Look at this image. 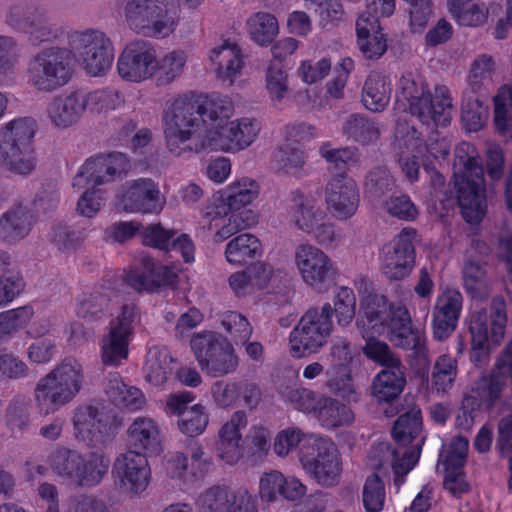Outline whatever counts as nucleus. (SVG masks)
<instances>
[{
	"mask_svg": "<svg viewBox=\"0 0 512 512\" xmlns=\"http://www.w3.org/2000/svg\"><path fill=\"white\" fill-rule=\"evenodd\" d=\"M332 307L308 309L290 333L289 343L294 356L315 354L327 343L332 332Z\"/></svg>",
	"mask_w": 512,
	"mask_h": 512,
	"instance_id": "nucleus-12",
	"label": "nucleus"
},
{
	"mask_svg": "<svg viewBox=\"0 0 512 512\" xmlns=\"http://www.w3.org/2000/svg\"><path fill=\"white\" fill-rule=\"evenodd\" d=\"M32 306L26 305L0 313V328L5 339L23 328L33 317Z\"/></svg>",
	"mask_w": 512,
	"mask_h": 512,
	"instance_id": "nucleus-60",
	"label": "nucleus"
},
{
	"mask_svg": "<svg viewBox=\"0 0 512 512\" xmlns=\"http://www.w3.org/2000/svg\"><path fill=\"white\" fill-rule=\"evenodd\" d=\"M454 169L457 199L462 215L468 223H479L486 214L487 203L484 171L472 144L462 142L456 147Z\"/></svg>",
	"mask_w": 512,
	"mask_h": 512,
	"instance_id": "nucleus-5",
	"label": "nucleus"
},
{
	"mask_svg": "<svg viewBox=\"0 0 512 512\" xmlns=\"http://www.w3.org/2000/svg\"><path fill=\"white\" fill-rule=\"evenodd\" d=\"M127 27L136 34L166 38L178 25L179 17L173 0H117Z\"/></svg>",
	"mask_w": 512,
	"mask_h": 512,
	"instance_id": "nucleus-8",
	"label": "nucleus"
},
{
	"mask_svg": "<svg viewBox=\"0 0 512 512\" xmlns=\"http://www.w3.org/2000/svg\"><path fill=\"white\" fill-rule=\"evenodd\" d=\"M507 322L504 298L496 296L492 299L491 311L485 307L474 311L469 320V331L472 336V347L483 349L490 341L497 345L504 337Z\"/></svg>",
	"mask_w": 512,
	"mask_h": 512,
	"instance_id": "nucleus-17",
	"label": "nucleus"
},
{
	"mask_svg": "<svg viewBox=\"0 0 512 512\" xmlns=\"http://www.w3.org/2000/svg\"><path fill=\"white\" fill-rule=\"evenodd\" d=\"M447 8L458 25L479 27L488 18V9L481 0H447Z\"/></svg>",
	"mask_w": 512,
	"mask_h": 512,
	"instance_id": "nucleus-43",
	"label": "nucleus"
},
{
	"mask_svg": "<svg viewBox=\"0 0 512 512\" xmlns=\"http://www.w3.org/2000/svg\"><path fill=\"white\" fill-rule=\"evenodd\" d=\"M496 71L495 59L489 54H480L470 63L466 77L470 92L481 96L487 95L493 86Z\"/></svg>",
	"mask_w": 512,
	"mask_h": 512,
	"instance_id": "nucleus-41",
	"label": "nucleus"
},
{
	"mask_svg": "<svg viewBox=\"0 0 512 512\" xmlns=\"http://www.w3.org/2000/svg\"><path fill=\"white\" fill-rule=\"evenodd\" d=\"M129 168V162L122 153H112L107 156H97L88 159L73 179L74 188L89 186L96 188L99 185L111 182L115 176L124 173Z\"/></svg>",
	"mask_w": 512,
	"mask_h": 512,
	"instance_id": "nucleus-24",
	"label": "nucleus"
},
{
	"mask_svg": "<svg viewBox=\"0 0 512 512\" xmlns=\"http://www.w3.org/2000/svg\"><path fill=\"white\" fill-rule=\"evenodd\" d=\"M377 334H372V332H368L365 339L366 344L363 347L364 354L371 360L377 362L378 364L387 367L390 365H400V358L394 354L387 343L378 340L375 336Z\"/></svg>",
	"mask_w": 512,
	"mask_h": 512,
	"instance_id": "nucleus-56",
	"label": "nucleus"
},
{
	"mask_svg": "<svg viewBox=\"0 0 512 512\" xmlns=\"http://www.w3.org/2000/svg\"><path fill=\"white\" fill-rule=\"evenodd\" d=\"M146 380L155 386L167 381L173 371V358L166 348L149 349L144 367Z\"/></svg>",
	"mask_w": 512,
	"mask_h": 512,
	"instance_id": "nucleus-45",
	"label": "nucleus"
},
{
	"mask_svg": "<svg viewBox=\"0 0 512 512\" xmlns=\"http://www.w3.org/2000/svg\"><path fill=\"white\" fill-rule=\"evenodd\" d=\"M488 118V109L483 101L476 98H467L462 103L461 119L465 127L470 132L480 130Z\"/></svg>",
	"mask_w": 512,
	"mask_h": 512,
	"instance_id": "nucleus-57",
	"label": "nucleus"
},
{
	"mask_svg": "<svg viewBox=\"0 0 512 512\" xmlns=\"http://www.w3.org/2000/svg\"><path fill=\"white\" fill-rule=\"evenodd\" d=\"M493 101L495 129L500 134L512 131V87L501 86Z\"/></svg>",
	"mask_w": 512,
	"mask_h": 512,
	"instance_id": "nucleus-54",
	"label": "nucleus"
},
{
	"mask_svg": "<svg viewBox=\"0 0 512 512\" xmlns=\"http://www.w3.org/2000/svg\"><path fill=\"white\" fill-rule=\"evenodd\" d=\"M343 132L356 142L369 144L379 138L380 130L376 122L358 114L351 115L343 125Z\"/></svg>",
	"mask_w": 512,
	"mask_h": 512,
	"instance_id": "nucleus-52",
	"label": "nucleus"
},
{
	"mask_svg": "<svg viewBox=\"0 0 512 512\" xmlns=\"http://www.w3.org/2000/svg\"><path fill=\"white\" fill-rule=\"evenodd\" d=\"M363 505L366 512H380L385 503V486L377 474L367 477L362 492Z\"/></svg>",
	"mask_w": 512,
	"mask_h": 512,
	"instance_id": "nucleus-58",
	"label": "nucleus"
},
{
	"mask_svg": "<svg viewBox=\"0 0 512 512\" xmlns=\"http://www.w3.org/2000/svg\"><path fill=\"white\" fill-rule=\"evenodd\" d=\"M85 380L81 363L66 358L39 379L34 389L36 407L48 415L70 403L82 389Z\"/></svg>",
	"mask_w": 512,
	"mask_h": 512,
	"instance_id": "nucleus-7",
	"label": "nucleus"
},
{
	"mask_svg": "<svg viewBox=\"0 0 512 512\" xmlns=\"http://www.w3.org/2000/svg\"><path fill=\"white\" fill-rule=\"evenodd\" d=\"M356 325L362 337L368 332L382 334L387 329L390 341L398 348L412 351L411 366L425 374L430 366V351L424 331L413 328L408 309L401 303H388L384 295L371 293L360 303Z\"/></svg>",
	"mask_w": 512,
	"mask_h": 512,
	"instance_id": "nucleus-2",
	"label": "nucleus"
},
{
	"mask_svg": "<svg viewBox=\"0 0 512 512\" xmlns=\"http://www.w3.org/2000/svg\"><path fill=\"white\" fill-rule=\"evenodd\" d=\"M128 443L132 449L129 451L156 452L159 448V429L156 422L150 417H137L127 430Z\"/></svg>",
	"mask_w": 512,
	"mask_h": 512,
	"instance_id": "nucleus-38",
	"label": "nucleus"
},
{
	"mask_svg": "<svg viewBox=\"0 0 512 512\" xmlns=\"http://www.w3.org/2000/svg\"><path fill=\"white\" fill-rule=\"evenodd\" d=\"M314 416L320 425L327 430L349 426L355 419V415L350 407L338 399L325 395L320 398L319 406Z\"/></svg>",
	"mask_w": 512,
	"mask_h": 512,
	"instance_id": "nucleus-40",
	"label": "nucleus"
},
{
	"mask_svg": "<svg viewBox=\"0 0 512 512\" xmlns=\"http://www.w3.org/2000/svg\"><path fill=\"white\" fill-rule=\"evenodd\" d=\"M326 208L339 221L352 218L359 207L360 195L357 183L345 173L329 178L324 187Z\"/></svg>",
	"mask_w": 512,
	"mask_h": 512,
	"instance_id": "nucleus-23",
	"label": "nucleus"
},
{
	"mask_svg": "<svg viewBox=\"0 0 512 512\" xmlns=\"http://www.w3.org/2000/svg\"><path fill=\"white\" fill-rule=\"evenodd\" d=\"M224 329L236 345L245 344L251 337L253 328L245 316L238 312H226L221 320Z\"/></svg>",
	"mask_w": 512,
	"mask_h": 512,
	"instance_id": "nucleus-61",
	"label": "nucleus"
},
{
	"mask_svg": "<svg viewBox=\"0 0 512 512\" xmlns=\"http://www.w3.org/2000/svg\"><path fill=\"white\" fill-rule=\"evenodd\" d=\"M74 42L83 69L88 75L102 76L111 68L114 48L105 33L86 30L78 33Z\"/></svg>",
	"mask_w": 512,
	"mask_h": 512,
	"instance_id": "nucleus-16",
	"label": "nucleus"
},
{
	"mask_svg": "<svg viewBox=\"0 0 512 512\" xmlns=\"http://www.w3.org/2000/svg\"><path fill=\"white\" fill-rule=\"evenodd\" d=\"M415 236L413 228H404L383 246L381 269L389 280H401L411 273L415 263Z\"/></svg>",
	"mask_w": 512,
	"mask_h": 512,
	"instance_id": "nucleus-21",
	"label": "nucleus"
},
{
	"mask_svg": "<svg viewBox=\"0 0 512 512\" xmlns=\"http://www.w3.org/2000/svg\"><path fill=\"white\" fill-rule=\"evenodd\" d=\"M70 50L49 47L37 52L27 66V82L39 93H52L67 85L74 75Z\"/></svg>",
	"mask_w": 512,
	"mask_h": 512,
	"instance_id": "nucleus-11",
	"label": "nucleus"
},
{
	"mask_svg": "<svg viewBox=\"0 0 512 512\" xmlns=\"http://www.w3.org/2000/svg\"><path fill=\"white\" fill-rule=\"evenodd\" d=\"M141 266L131 270L125 276L126 283L134 290L152 292L161 286H170L176 283L175 271L149 256L141 258Z\"/></svg>",
	"mask_w": 512,
	"mask_h": 512,
	"instance_id": "nucleus-30",
	"label": "nucleus"
},
{
	"mask_svg": "<svg viewBox=\"0 0 512 512\" xmlns=\"http://www.w3.org/2000/svg\"><path fill=\"white\" fill-rule=\"evenodd\" d=\"M384 210L390 216L404 221H413L418 216L416 205L405 194L390 196L384 202Z\"/></svg>",
	"mask_w": 512,
	"mask_h": 512,
	"instance_id": "nucleus-64",
	"label": "nucleus"
},
{
	"mask_svg": "<svg viewBox=\"0 0 512 512\" xmlns=\"http://www.w3.org/2000/svg\"><path fill=\"white\" fill-rule=\"evenodd\" d=\"M157 65V53L147 40L129 42L120 53L117 61L119 76L129 82L141 83L151 78Z\"/></svg>",
	"mask_w": 512,
	"mask_h": 512,
	"instance_id": "nucleus-20",
	"label": "nucleus"
},
{
	"mask_svg": "<svg viewBox=\"0 0 512 512\" xmlns=\"http://www.w3.org/2000/svg\"><path fill=\"white\" fill-rule=\"evenodd\" d=\"M110 295L106 289H96L79 296L76 313L78 317L86 321H98L103 318Z\"/></svg>",
	"mask_w": 512,
	"mask_h": 512,
	"instance_id": "nucleus-47",
	"label": "nucleus"
},
{
	"mask_svg": "<svg viewBox=\"0 0 512 512\" xmlns=\"http://www.w3.org/2000/svg\"><path fill=\"white\" fill-rule=\"evenodd\" d=\"M260 122L255 118L243 117L229 121L218 130H210L205 143V150H219L236 153L248 148L258 137Z\"/></svg>",
	"mask_w": 512,
	"mask_h": 512,
	"instance_id": "nucleus-19",
	"label": "nucleus"
},
{
	"mask_svg": "<svg viewBox=\"0 0 512 512\" xmlns=\"http://www.w3.org/2000/svg\"><path fill=\"white\" fill-rule=\"evenodd\" d=\"M295 264L303 281L311 288L322 292L332 284L336 268L329 256L311 244L299 245L294 254Z\"/></svg>",
	"mask_w": 512,
	"mask_h": 512,
	"instance_id": "nucleus-18",
	"label": "nucleus"
},
{
	"mask_svg": "<svg viewBox=\"0 0 512 512\" xmlns=\"http://www.w3.org/2000/svg\"><path fill=\"white\" fill-rule=\"evenodd\" d=\"M186 64V55L182 51H172L158 63L157 84L168 85L178 78Z\"/></svg>",
	"mask_w": 512,
	"mask_h": 512,
	"instance_id": "nucleus-55",
	"label": "nucleus"
},
{
	"mask_svg": "<svg viewBox=\"0 0 512 512\" xmlns=\"http://www.w3.org/2000/svg\"><path fill=\"white\" fill-rule=\"evenodd\" d=\"M462 295L456 290H446L435 300L432 312L433 337L445 341L457 328L462 310Z\"/></svg>",
	"mask_w": 512,
	"mask_h": 512,
	"instance_id": "nucleus-28",
	"label": "nucleus"
},
{
	"mask_svg": "<svg viewBox=\"0 0 512 512\" xmlns=\"http://www.w3.org/2000/svg\"><path fill=\"white\" fill-rule=\"evenodd\" d=\"M313 435L306 436L300 429L295 427H288L280 431L275 437L274 451L278 456H287L293 449H295L301 442H304L303 447H309V441L318 439Z\"/></svg>",
	"mask_w": 512,
	"mask_h": 512,
	"instance_id": "nucleus-59",
	"label": "nucleus"
},
{
	"mask_svg": "<svg viewBox=\"0 0 512 512\" xmlns=\"http://www.w3.org/2000/svg\"><path fill=\"white\" fill-rule=\"evenodd\" d=\"M325 386L330 392L347 400H356V387L350 366H330L325 371Z\"/></svg>",
	"mask_w": 512,
	"mask_h": 512,
	"instance_id": "nucleus-48",
	"label": "nucleus"
},
{
	"mask_svg": "<svg viewBox=\"0 0 512 512\" xmlns=\"http://www.w3.org/2000/svg\"><path fill=\"white\" fill-rule=\"evenodd\" d=\"M272 163L278 172L297 176L305 164V155L298 147L285 144L274 152Z\"/></svg>",
	"mask_w": 512,
	"mask_h": 512,
	"instance_id": "nucleus-53",
	"label": "nucleus"
},
{
	"mask_svg": "<svg viewBox=\"0 0 512 512\" xmlns=\"http://www.w3.org/2000/svg\"><path fill=\"white\" fill-rule=\"evenodd\" d=\"M209 59L215 67L218 78L229 80L231 83L243 68L241 49L235 43L225 41L219 47L213 48Z\"/></svg>",
	"mask_w": 512,
	"mask_h": 512,
	"instance_id": "nucleus-37",
	"label": "nucleus"
},
{
	"mask_svg": "<svg viewBox=\"0 0 512 512\" xmlns=\"http://www.w3.org/2000/svg\"><path fill=\"white\" fill-rule=\"evenodd\" d=\"M246 425V413L243 411H236L219 431L220 456L229 464L235 463L241 457L240 431L245 428Z\"/></svg>",
	"mask_w": 512,
	"mask_h": 512,
	"instance_id": "nucleus-34",
	"label": "nucleus"
},
{
	"mask_svg": "<svg viewBox=\"0 0 512 512\" xmlns=\"http://www.w3.org/2000/svg\"><path fill=\"white\" fill-rule=\"evenodd\" d=\"M458 374V363L455 357L444 353L438 356L431 373V388L439 395H444L453 387Z\"/></svg>",
	"mask_w": 512,
	"mask_h": 512,
	"instance_id": "nucleus-46",
	"label": "nucleus"
},
{
	"mask_svg": "<svg viewBox=\"0 0 512 512\" xmlns=\"http://www.w3.org/2000/svg\"><path fill=\"white\" fill-rule=\"evenodd\" d=\"M356 297L352 289L340 287L334 299V312L337 323L341 326L349 325L355 317Z\"/></svg>",
	"mask_w": 512,
	"mask_h": 512,
	"instance_id": "nucleus-62",
	"label": "nucleus"
},
{
	"mask_svg": "<svg viewBox=\"0 0 512 512\" xmlns=\"http://www.w3.org/2000/svg\"><path fill=\"white\" fill-rule=\"evenodd\" d=\"M193 400L190 392H182L170 395L166 403L167 412L179 416V430L191 437L202 434L209 422L204 406L195 404L188 407Z\"/></svg>",
	"mask_w": 512,
	"mask_h": 512,
	"instance_id": "nucleus-27",
	"label": "nucleus"
},
{
	"mask_svg": "<svg viewBox=\"0 0 512 512\" xmlns=\"http://www.w3.org/2000/svg\"><path fill=\"white\" fill-rule=\"evenodd\" d=\"M299 458L303 469L318 484L332 487L339 483L342 464L339 452L330 439L319 437L309 441V447L300 449Z\"/></svg>",
	"mask_w": 512,
	"mask_h": 512,
	"instance_id": "nucleus-14",
	"label": "nucleus"
},
{
	"mask_svg": "<svg viewBox=\"0 0 512 512\" xmlns=\"http://www.w3.org/2000/svg\"><path fill=\"white\" fill-rule=\"evenodd\" d=\"M246 29L251 40L259 46H268L279 33L276 17L264 11H259L246 20Z\"/></svg>",
	"mask_w": 512,
	"mask_h": 512,
	"instance_id": "nucleus-44",
	"label": "nucleus"
},
{
	"mask_svg": "<svg viewBox=\"0 0 512 512\" xmlns=\"http://www.w3.org/2000/svg\"><path fill=\"white\" fill-rule=\"evenodd\" d=\"M421 430L420 409L412 408L400 415L392 429L393 439L398 446L392 447L387 442L374 445L368 456L370 467L380 470L390 465L394 472V484L399 488L419 460L424 442V438L420 436Z\"/></svg>",
	"mask_w": 512,
	"mask_h": 512,
	"instance_id": "nucleus-3",
	"label": "nucleus"
},
{
	"mask_svg": "<svg viewBox=\"0 0 512 512\" xmlns=\"http://www.w3.org/2000/svg\"><path fill=\"white\" fill-rule=\"evenodd\" d=\"M34 215L27 206L15 205L0 217V239L16 242L26 237L32 229Z\"/></svg>",
	"mask_w": 512,
	"mask_h": 512,
	"instance_id": "nucleus-33",
	"label": "nucleus"
},
{
	"mask_svg": "<svg viewBox=\"0 0 512 512\" xmlns=\"http://www.w3.org/2000/svg\"><path fill=\"white\" fill-rule=\"evenodd\" d=\"M272 268L263 262L248 266L230 275L228 283L236 296H246L264 288L270 280Z\"/></svg>",
	"mask_w": 512,
	"mask_h": 512,
	"instance_id": "nucleus-32",
	"label": "nucleus"
},
{
	"mask_svg": "<svg viewBox=\"0 0 512 512\" xmlns=\"http://www.w3.org/2000/svg\"><path fill=\"white\" fill-rule=\"evenodd\" d=\"M285 209L289 224L306 234H310L313 227L325 218L317 199L299 189L289 193Z\"/></svg>",
	"mask_w": 512,
	"mask_h": 512,
	"instance_id": "nucleus-29",
	"label": "nucleus"
},
{
	"mask_svg": "<svg viewBox=\"0 0 512 512\" xmlns=\"http://www.w3.org/2000/svg\"><path fill=\"white\" fill-rule=\"evenodd\" d=\"M63 33V28L53 22L45 11L39 9L26 35L31 44L39 45L57 40Z\"/></svg>",
	"mask_w": 512,
	"mask_h": 512,
	"instance_id": "nucleus-51",
	"label": "nucleus"
},
{
	"mask_svg": "<svg viewBox=\"0 0 512 512\" xmlns=\"http://www.w3.org/2000/svg\"><path fill=\"white\" fill-rule=\"evenodd\" d=\"M198 506L200 512H257L252 496L243 487H210L199 497Z\"/></svg>",
	"mask_w": 512,
	"mask_h": 512,
	"instance_id": "nucleus-25",
	"label": "nucleus"
},
{
	"mask_svg": "<svg viewBox=\"0 0 512 512\" xmlns=\"http://www.w3.org/2000/svg\"><path fill=\"white\" fill-rule=\"evenodd\" d=\"M320 155L327 163L341 169L356 164L359 160L358 150L354 147L334 148L331 143L325 142L319 148Z\"/></svg>",
	"mask_w": 512,
	"mask_h": 512,
	"instance_id": "nucleus-63",
	"label": "nucleus"
},
{
	"mask_svg": "<svg viewBox=\"0 0 512 512\" xmlns=\"http://www.w3.org/2000/svg\"><path fill=\"white\" fill-rule=\"evenodd\" d=\"M391 93L390 78L380 72H371L362 89V103L372 112H381L389 104Z\"/></svg>",
	"mask_w": 512,
	"mask_h": 512,
	"instance_id": "nucleus-39",
	"label": "nucleus"
},
{
	"mask_svg": "<svg viewBox=\"0 0 512 512\" xmlns=\"http://www.w3.org/2000/svg\"><path fill=\"white\" fill-rule=\"evenodd\" d=\"M405 384V367L400 362V365L393 364L385 367L376 375L372 393L379 402H390L401 394Z\"/></svg>",
	"mask_w": 512,
	"mask_h": 512,
	"instance_id": "nucleus-36",
	"label": "nucleus"
},
{
	"mask_svg": "<svg viewBox=\"0 0 512 512\" xmlns=\"http://www.w3.org/2000/svg\"><path fill=\"white\" fill-rule=\"evenodd\" d=\"M396 106L416 117L427 127H446L454 111L453 98L449 88L437 85L431 93L427 84L416 81L412 75H404L399 81Z\"/></svg>",
	"mask_w": 512,
	"mask_h": 512,
	"instance_id": "nucleus-4",
	"label": "nucleus"
},
{
	"mask_svg": "<svg viewBox=\"0 0 512 512\" xmlns=\"http://www.w3.org/2000/svg\"><path fill=\"white\" fill-rule=\"evenodd\" d=\"M52 473L77 488L98 485L107 474L109 460L103 454L92 452L86 458L76 449L57 446L47 458Z\"/></svg>",
	"mask_w": 512,
	"mask_h": 512,
	"instance_id": "nucleus-9",
	"label": "nucleus"
},
{
	"mask_svg": "<svg viewBox=\"0 0 512 512\" xmlns=\"http://www.w3.org/2000/svg\"><path fill=\"white\" fill-rule=\"evenodd\" d=\"M103 386L108 398L117 406L137 411L146 405V397L142 391L137 387L127 386L118 373L109 374Z\"/></svg>",
	"mask_w": 512,
	"mask_h": 512,
	"instance_id": "nucleus-35",
	"label": "nucleus"
},
{
	"mask_svg": "<svg viewBox=\"0 0 512 512\" xmlns=\"http://www.w3.org/2000/svg\"><path fill=\"white\" fill-rule=\"evenodd\" d=\"M191 349L203 372L212 377H223L236 371L238 357L232 344L213 332L196 334Z\"/></svg>",
	"mask_w": 512,
	"mask_h": 512,
	"instance_id": "nucleus-13",
	"label": "nucleus"
},
{
	"mask_svg": "<svg viewBox=\"0 0 512 512\" xmlns=\"http://www.w3.org/2000/svg\"><path fill=\"white\" fill-rule=\"evenodd\" d=\"M113 473L120 487L131 494L143 492L151 474L145 454L139 451L119 455L114 462Z\"/></svg>",
	"mask_w": 512,
	"mask_h": 512,
	"instance_id": "nucleus-26",
	"label": "nucleus"
},
{
	"mask_svg": "<svg viewBox=\"0 0 512 512\" xmlns=\"http://www.w3.org/2000/svg\"><path fill=\"white\" fill-rule=\"evenodd\" d=\"M75 437L87 444L96 445L108 425L103 411L92 405L77 407L72 418Z\"/></svg>",
	"mask_w": 512,
	"mask_h": 512,
	"instance_id": "nucleus-31",
	"label": "nucleus"
},
{
	"mask_svg": "<svg viewBox=\"0 0 512 512\" xmlns=\"http://www.w3.org/2000/svg\"><path fill=\"white\" fill-rule=\"evenodd\" d=\"M135 318V306L125 304L121 313L109 322L107 333L101 339V360L104 365L118 366L128 357Z\"/></svg>",
	"mask_w": 512,
	"mask_h": 512,
	"instance_id": "nucleus-15",
	"label": "nucleus"
},
{
	"mask_svg": "<svg viewBox=\"0 0 512 512\" xmlns=\"http://www.w3.org/2000/svg\"><path fill=\"white\" fill-rule=\"evenodd\" d=\"M36 122L30 117L14 119L0 129V165L27 175L35 168L33 138Z\"/></svg>",
	"mask_w": 512,
	"mask_h": 512,
	"instance_id": "nucleus-10",
	"label": "nucleus"
},
{
	"mask_svg": "<svg viewBox=\"0 0 512 512\" xmlns=\"http://www.w3.org/2000/svg\"><path fill=\"white\" fill-rule=\"evenodd\" d=\"M123 102V95L114 89L74 90L52 97L46 113L53 127L67 129L78 124L87 111L102 113L116 109Z\"/></svg>",
	"mask_w": 512,
	"mask_h": 512,
	"instance_id": "nucleus-6",
	"label": "nucleus"
},
{
	"mask_svg": "<svg viewBox=\"0 0 512 512\" xmlns=\"http://www.w3.org/2000/svg\"><path fill=\"white\" fill-rule=\"evenodd\" d=\"M123 211L139 214H159L166 205L158 183L151 178H138L126 183L119 195Z\"/></svg>",
	"mask_w": 512,
	"mask_h": 512,
	"instance_id": "nucleus-22",
	"label": "nucleus"
},
{
	"mask_svg": "<svg viewBox=\"0 0 512 512\" xmlns=\"http://www.w3.org/2000/svg\"><path fill=\"white\" fill-rule=\"evenodd\" d=\"M225 217L227 218H223V223L214 234L215 242L227 240L239 231L250 228L257 223L256 214L248 209L228 210V215H225Z\"/></svg>",
	"mask_w": 512,
	"mask_h": 512,
	"instance_id": "nucleus-49",
	"label": "nucleus"
},
{
	"mask_svg": "<svg viewBox=\"0 0 512 512\" xmlns=\"http://www.w3.org/2000/svg\"><path fill=\"white\" fill-rule=\"evenodd\" d=\"M262 254L260 240L251 233H242L232 238L225 247L224 255L234 266L246 265Z\"/></svg>",
	"mask_w": 512,
	"mask_h": 512,
	"instance_id": "nucleus-42",
	"label": "nucleus"
},
{
	"mask_svg": "<svg viewBox=\"0 0 512 512\" xmlns=\"http://www.w3.org/2000/svg\"><path fill=\"white\" fill-rule=\"evenodd\" d=\"M233 114L231 98L217 93L205 96L200 102L175 99L163 115V134L168 152L175 157L202 153L210 131L205 128V121H210L212 130H218L229 122Z\"/></svg>",
	"mask_w": 512,
	"mask_h": 512,
	"instance_id": "nucleus-1",
	"label": "nucleus"
},
{
	"mask_svg": "<svg viewBox=\"0 0 512 512\" xmlns=\"http://www.w3.org/2000/svg\"><path fill=\"white\" fill-rule=\"evenodd\" d=\"M259 186L250 178H242L230 184L225 191V203L229 210H239L257 198Z\"/></svg>",
	"mask_w": 512,
	"mask_h": 512,
	"instance_id": "nucleus-50",
	"label": "nucleus"
}]
</instances>
